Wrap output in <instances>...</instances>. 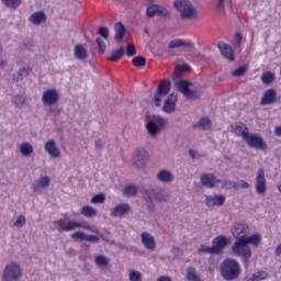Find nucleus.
<instances>
[{
	"mask_svg": "<svg viewBox=\"0 0 281 281\" xmlns=\"http://www.w3.org/2000/svg\"><path fill=\"white\" fill-rule=\"evenodd\" d=\"M94 262L100 267V269H106L109 267V258L103 255L97 256Z\"/></svg>",
	"mask_w": 281,
	"mask_h": 281,
	"instance_id": "72a5a7b5",
	"label": "nucleus"
},
{
	"mask_svg": "<svg viewBox=\"0 0 281 281\" xmlns=\"http://www.w3.org/2000/svg\"><path fill=\"white\" fill-rule=\"evenodd\" d=\"M237 188H240L241 190H247V188H249V184L245 180H239Z\"/></svg>",
	"mask_w": 281,
	"mask_h": 281,
	"instance_id": "052dcab7",
	"label": "nucleus"
},
{
	"mask_svg": "<svg viewBox=\"0 0 281 281\" xmlns=\"http://www.w3.org/2000/svg\"><path fill=\"white\" fill-rule=\"evenodd\" d=\"M228 244L229 241L227 240V237L224 235H220L213 239L212 249L214 250V254H221V251H223V249H225Z\"/></svg>",
	"mask_w": 281,
	"mask_h": 281,
	"instance_id": "2eb2a0df",
	"label": "nucleus"
},
{
	"mask_svg": "<svg viewBox=\"0 0 281 281\" xmlns=\"http://www.w3.org/2000/svg\"><path fill=\"white\" fill-rule=\"evenodd\" d=\"M240 43H243V35L240 33H236L233 37V45L235 47H240Z\"/></svg>",
	"mask_w": 281,
	"mask_h": 281,
	"instance_id": "603ef678",
	"label": "nucleus"
},
{
	"mask_svg": "<svg viewBox=\"0 0 281 281\" xmlns=\"http://www.w3.org/2000/svg\"><path fill=\"white\" fill-rule=\"evenodd\" d=\"M46 21L47 15H45L43 11L35 12L30 16V22L33 23V25H41V23H45Z\"/></svg>",
	"mask_w": 281,
	"mask_h": 281,
	"instance_id": "a878e982",
	"label": "nucleus"
},
{
	"mask_svg": "<svg viewBox=\"0 0 281 281\" xmlns=\"http://www.w3.org/2000/svg\"><path fill=\"white\" fill-rule=\"evenodd\" d=\"M106 201V196L103 193L97 194L91 199V203L93 205H98V203H104Z\"/></svg>",
	"mask_w": 281,
	"mask_h": 281,
	"instance_id": "37998d69",
	"label": "nucleus"
},
{
	"mask_svg": "<svg viewBox=\"0 0 281 281\" xmlns=\"http://www.w3.org/2000/svg\"><path fill=\"white\" fill-rule=\"evenodd\" d=\"M2 3H4L7 8H11V10H16V8L21 5V0H2Z\"/></svg>",
	"mask_w": 281,
	"mask_h": 281,
	"instance_id": "79ce46f5",
	"label": "nucleus"
},
{
	"mask_svg": "<svg viewBox=\"0 0 281 281\" xmlns=\"http://www.w3.org/2000/svg\"><path fill=\"white\" fill-rule=\"evenodd\" d=\"M58 100H60V97L54 89L46 90L42 95V102L43 104H46V106H54V104H58Z\"/></svg>",
	"mask_w": 281,
	"mask_h": 281,
	"instance_id": "9b49d317",
	"label": "nucleus"
},
{
	"mask_svg": "<svg viewBox=\"0 0 281 281\" xmlns=\"http://www.w3.org/2000/svg\"><path fill=\"white\" fill-rule=\"evenodd\" d=\"M171 254H173V256H183V250H181L179 247H173L171 249Z\"/></svg>",
	"mask_w": 281,
	"mask_h": 281,
	"instance_id": "680f3d73",
	"label": "nucleus"
},
{
	"mask_svg": "<svg viewBox=\"0 0 281 281\" xmlns=\"http://www.w3.org/2000/svg\"><path fill=\"white\" fill-rule=\"evenodd\" d=\"M158 179L159 181H161L162 183H170V181H172L173 176L170 171L168 170H161L159 173H158Z\"/></svg>",
	"mask_w": 281,
	"mask_h": 281,
	"instance_id": "7c9ffc66",
	"label": "nucleus"
},
{
	"mask_svg": "<svg viewBox=\"0 0 281 281\" xmlns=\"http://www.w3.org/2000/svg\"><path fill=\"white\" fill-rule=\"evenodd\" d=\"M21 267L15 262H10L5 266L2 280L3 281H19L21 280Z\"/></svg>",
	"mask_w": 281,
	"mask_h": 281,
	"instance_id": "20e7f679",
	"label": "nucleus"
},
{
	"mask_svg": "<svg viewBox=\"0 0 281 281\" xmlns=\"http://www.w3.org/2000/svg\"><path fill=\"white\" fill-rule=\"evenodd\" d=\"M246 281H257V280H256V277L252 274V277L246 279Z\"/></svg>",
	"mask_w": 281,
	"mask_h": 281,
	"instance_id": "774afa93",
	"label": "nucleus"
},
{
	"mask_svg": "<svg viewBox=\"0 0 281 281\" xmlns=\"http://www.w3.org/2000/svg\"><path fill=\"white\" fill-rule=\"evenodd\" d=\"M25 223H26L25 216L19 215L16 221L13 223V227L21 228L23 227V225H25Z\"/></svg>",
	"mask_w": 281,
	"mask_h": 281,
	"instance_id": "a18cd8bd",
	"label": "nucleus"
},
{
	"mask_svg": "<svg viewBox=\"0 0 281 281\" xmlns=\"http://www.w3.org/2000/svg\"><path fill=\"white\" fill-rule=\"evenodd\" d=\"M245 74H247V66H240L233 71V76L235 77L245 76Z\"/></svg>",
	"mask_w": 281,
	"mask_h": 281,
	"instance_id": "09e8293b",
	"label": "nucleus"
},
{
	"mask_svg": "<svg viewBox=\"0 0 281 281\" xmlns=\"http://www.w3.org/2000/svg\"><path fill=\"white\" fill-rule=\"evenodd\" d=\"M98 34L99 36H102L104 41H109V29H106V26L99 27Z\"/></svg>",
	"mask_w": 281,
	"mask_h": 281,
	"instance_id": "8fccbe9b",
	"label": "nucleus"
},
{
	"mask_svg": "<svg viewBox=\"0 0 281 281\" xmlns=\"http://www.w3.org/2000/svg\"><path fill=\"white\" fill-rule=\"evenodd\" d=\"M257 281L267 280L269 278V273L265 270L258 271L252 274Z\"/></svg>",
	"mask_w": 281,
	"mask_h": 281,
	"instance_id": "c03bdc74",
	"label": "nucleus"
},
{
	"mask_svg": "<svg viewBox=\"0 0 281 281\" xmlns=\"http://www.w3.org/2000/svg\"><path fill=\"white\" fill-rule=\"evenodd\" d=\"M74 56L77 60H87L89 58V53L85 44H77L74 49Z\"/></svg>",
	"mask_w": 281,
	"mask_h": 281,
	"instance_id": "5701e85b",
	"label": "nucleus"
},
{
	"mask_svg": "<svg viewBox=\"0 0 281 281\" xmlns=\"http://www.w3.org/2000/svg\"><path fill=\"white\" fill-rule=\"evenodd\" d=\"M161 98H164L162 94H160L159 92L155 93V97H154L155 106H161Z\"/></svg>",
	"mask_w": 281,
	"mask_h": 281,
	"instance_id": "13d9d810",
	"label": "nucleus"
},
{
	"mask_svg": "<svg viewBox=\"0 0 281 281\" xmlns=\"http://www.w3.org/2000/svg\"><path fill=\"white\" fill-rule=\"evenodd\" d=\"M133 161L136 168H145L146 161H148V151L142 148L136 149L133 155Z\"/></svg>",
	"mask_w": 281,
	"mask_h": 281,
	"instance_id": "9d476101",
	"label": "nucleus"
},
{
	"mask_svg": "<svg viewBox=\"0 0 281 281\" xmlns=\"http://www.w3.org/2000/svg\"><path fill=\"white\" fill-rule=\"evenodd\" d=\"M130 280L131 281H142V272L139 271H131L130 272Z\"/></svg>",
	"mask_w": 281,
	"mask_h": 281,
	"instance_id": "3c124183",
	"label": "nucleus"
},
{
	"mask_svg": "<svg viewBox=\"0 0 281 281\" xmlns=\"http://www.w3.org/2000/svg\"><path fill=\"white\" fill-rule=\"evenodd\" d=\"M13 102L16 106H22V104H25V97L23 95H15L13 97Z\"/></svg>",
	"mask_w": 281,
	"mask_h": 281,
	"instance_id": "5fc2aeb1",
	"label": "nucleus"
},
{
	"mask_svg": "<svg viewBox=\"0 0 281 281\" xmlns=\"http://www.w3.org/2000/svg\"><path fill=\"white\" fill-rule=\"evenodd\" d=\"M255 188L257 194H265L267 192V178L265 176V168L262 167L257 171Z\"/></svg>",
	"mask_w": 281,
	"mask_h": 281,
	"instance_id": "6e6552de",
	"label": "nucleus"
},
{
	"mask_svg": "<svg viewBox=\"0 0 281 281\" xmlns=\"http://www.w3.org/2000/svg\"><path fill=\"white\" fill-rule=\"evenodd\" d=\"M223 188H226L227 190H237L238 189V183L229 181V180H225L223 182Z\"/></svg>",
	"mask_w": 281,
	"mask_h": 281,
	"instance_id": "de8ad7c7",
	"label": "nucleus"
},
{
	"mask_svg": "<svg viewBox=\"0 0 281 281\" xmlns=\"http://www.w3.org/2000/svg\"><path fill=\"white\" fill-rule=\"evenodd\" d=\"M102 146H103L102 140L99 139L95 142V148L101 149Z\"/></svg>",
	"mask_w": 281,
	"mask_h": 281,
	"instance_id": "69168bd1",
	"label": "nucleus"
},
{
	"mask_svg": "<svg viewBox=\"0 0 281 281\" xmlns=\"http://www.w3.org/2000/svg\"><path fill=\"white\" fill-rule=\"evenodd\" d=\"M178 47H189L192 49L194 47V43L190 40L177 38L172 40L168 45L169 49H177Z\"/></svg>",
	"mask_w": 281,
	"mask_h": 281,
	"instance_id": "a211bd4d",
	"label": "nucleus"
},
{
	"mask_svg": "<svg viewBox=\"0 0 281 281\" xmlns=\"http://www.w3.org/2000/svg\"><path fill=\"white\" fill-rule=\"evenodd\" d=\"M131 212V205L128 203H123L116 205L110 213V215L114 218H122L125 214Z\"/></svg>",
	"mask_w": 281,
	"mask_h": 281,
	"instance_id": "f3484780",
	"label": "nucleus"
},
{
	"mask_svg": "<svg viewBox=\"0 0 281 281\" xmlns=\"http://www.w3.org/2000/svg\"><path fill=\"white\" fill-rule=\"evenodd\" d=\"M221 276L224 280L234 281L240 278L243 270L238 260L233 258L225 259L220 266Z\"/></svg>",
	"mask_w": 281,
	"mask_h": 281,
	"instance_id": "f257e3e1",
	"label": "nucleus"
},
{
	"mask_svg": "<svg viewBox=\"0 0 281 281\" xmlns=\"http://www.w3.org/2000/svg\"><path fill=\"white\" fill-rule=\"evenodd\" d=\"M199 254H214L212 247H207L205 245L200 246Z\"/></svg>",
	"mask_w": 281,
	"mask_h": 281,
	"instance_id": "4d7b16f0",
	"label": "nucleus"
},
{
	"mask_svg": "<svg viewBox=\"0 0 281 281\" xmlns=\"http://www.w3.org/2000/svg\"><path fill=\"white\" fill-rule=\"evenodd\" d=\"M97 44L99 47V54H104V52H106V44L102 41V37H97Z\"/></svg>",
	"mask_w": 281,
	"mask_h": 281,
	"instance_id": "49530a36",
	"label": "nucleus"
},
{
	"mask_svg": "<svg viewBox=\"0 0 281 281\" xmlns=\"http://www.w3.org/2000/svg\"><path fill=\"white\" fill-rule=\"evenodd\" d=\"M276 98H278V92L274 89H269L263 93L260 104L262 106L273 104V102H276Z\"/></svg>",
	"mask_w": 281,
	"mask_h": 281,
	"instance_id": "6ab92c4d",
	"label": "nucleus"
},
{
	"mask_svg": "<svg viewBox=\"0 0 281 281\" xmlns=\"http://www.w3.org/2000/svg\"><path fill=\"white\" fill-rule=\"evenodd\" d=\"M158 281H172V279H170V277H160Z\"/></svg>",
	"mask_w": 281,
	"mask_h": 281,
	"instance_id": "338daca9",
	"label": "nucleus"
},
{
	"mask_svg": "<svg viewBox=\"0 0 281 281\" xmlns=\"http://www.w3.org/2000/svg\"><path fill=\"white\" fill-rule=\"evenodd\" d=\"M232 251L235 256L244 258L246 265L251 256V248L243 240V238L237 239L232 246Z\"/></svg>",
	"mask_w": 281,
	"mask_h": 281,
	"instance_id": "7ed1b4c3",
	"label": "nucleus"
},
{
	"mask_svg": "<svg viewBox=\"0 0 281 281\" xmlns=\"http://www.w3.org/2000/svg\"><path fill=\"white\" fill-rule=\"evenodd\" d=\"M134 67H146V59L143 56H137L132 59Z\"/></svg>",
	"mask_w": 281,
	"mask_h": 281,
	"instance_id": "a19ab883",
	"label": "nucleus"
},
{
	"mask_svg": "<svg viewBox=\"0 0 281 281\" xmlns=\"http://www.w3.org/2000/svg\"><path fill=\"white\" fill-rule=\"evenodd\" d=\"M124 196H135L137 194V187L130 184L123 189Z\"/></svg>",
	"mask_w": 281,
	"mask_h": 281,
	"instance_id": "58836bf2",
	"label": "nucleus"
},
{
	"mask_svg": "<svg viewBox=\"0 0 281 281\" xmlns=\"http://www.w3.org/2000/svg\"><path fill=\"white\" fill-rule=\"evenodd\" d=\"M274 135H277V137H281V126H277L274 128Z\"/></svg>",
	"mask_w": 281,
	"mask_h": 281,
	"instance_id": "0e129e2a",
	"label": "nucleus"
},
{
	"mask_svg": "<svg viewBox=\"0 0 281 281\" xmlns=\"http://www.w3.org/2000/svg\"><path fill=\"white\" fill-rule=\"evenodd\" d=\"M187 280L188 281H203V280H201V277H199V274H196V269H194V267L188 268Z\"/></svg>",
	"mask_w": 281,
	"mask_h": 281,
	"instance_id": "f704fd0d",
	"label": "nucleus"
},
{
	"mask_svg": "<svg viewBox=\"0 0 281 281\" xmlns=\"http://www.w3.org/2000/svg\"><path fill=\"white\" fill-rule=\"evenodd\" d=\"M123 56H124V48H120L117 50H113L112 55L108 57V60H110V63H117V60H121Z\"/></svg>",
	"mask_w": 281,
	"mask_h": 281,
	"instance_id": "c9c22d12",
	"label": "nucleus"
},
{
	"mask_svg": "<svg viewBox=\"0 0 281 281\" xmlns=\"http://www.w3.org/2000/svg\"><path fill=\"white\" fill-rule=\"evenodd\" d=\"M217 48L222 56H224L226 60H229V63H234L236 60V57H234V49H232V46H229L227 43L218 42Z\"/></svg>",
	"mask_w": 281,
	"mask_h": 281,
	"instance_id": "ddd939ff",
	"label": "nucleus"
},
{
	"mask_svg": "<svg viewBox=\"0 0 281 281\" xmlns=\"http://www.w3.org/2000/svg\"><path fill=\"white\" fill-rule=\"evenodd\" d=\"M261 80H262L263 85H271V82H273V80H276V74H273L271 71H266L261 75Z\"/></svg>",
	"mask_w": 281,
	"mask_h": 281,
	"instance_id": "e433bc0d",
	"label": "nucleus"
},
{
	"mask_svg": "<svg viewBox=\"0 0 281 281\" xmlns=\"http://www.w3.org/2000/svg\"><path fill=\"white\" fill-rule=\"evenodd\" d=\"M171 86L172 83L170 82V79L161 80L158 85L157 93L160 95H168V93H170Z\"/></svg>",
	"mask_w": 281,
	"mask_h": 281,
	"instance_id": "bb28decb",
	"label": "nucleus"
},
{
	"mask_svg": "<svg viewBox=\"0 0 281 281\" xmlns=\"http://www.w3.org/2000/svg\"><path fill=\"white\" fill-rule=\"evenodd\" d=\"M173 8L180 13L181 19L187 21H192L199 19V11L189 0H176L173 2Z\"/></svg>",
	"mask_w": 281,
	"mask_h": 281,
	"instance_id": "f03ea898",
	"label": "nucleus"
},
{
	"mask_svg": "<svg viewBox=\"0 0 281 281\" xmlns=\"http://www.w3.org/2000/svg\"><path fill=\"white\" fill-rule=\"evenodd\" d=\"M20 153L23 157H30L34 153V147L30 143H22L20 145Z\"/></svg>",
	"mask_w": 281,
	"mask_h": 281,
	"instance_id": "c756f323",
	"label": "nucleus"
},
{
	"mask_svg": "<svg viewBox=\"0 0 281 281\" xmlns=\"http://www.w3.org/2000/svg\"><path fill=\"white\" fill-rule=\"evenodd\" d=\"M244 142L249 146V148H256L257 150H267V143L265 138L258 134H248Z\"/></svg>",
	"mask_w": 281,
	"mask_h": 281,
	"instance_id": "423d86ee",
	"label": "nucleus"
},
{
	"mask_svg": "<svg viewBox=\"0 0 281 281\" xmlns=\"http://www.w3.org/2000/svg\"><path fill=\"white\" fill-rule=\"evenodd\" d=\"M177 108V95L173 93L167 97L162 110L165 113H175Z\"/></svg>",
	"mask_w": 281,
	"mask_h": 281,
	"instance_id": "aec40b11",
	"label": "nucleus"
},
{
	"mask_svg": "<svg viewBox=\"0 0 281 281\" xmlns=\"http://www.w3.org/2000/svg\"><path fill=\"white\" fill-rule=\"evenodd\" d=\"M147 16L149 19H153V16H160V19H169L170 18V11L168 9L159 5V4H153L147 8L146 11Z\"/></svg>",
	"mask_w": 281,
	"mask_h": 281,
	"instance_id": "0eeeda50",
	"label": "nucleus"
},
{
	"mask_svg": "<svg viewBox=\"0 0 281 281\" xmlns=\"http://www.w3.org/2000/svg\"><path fill=\"white\" fill-rule=\"evenodd\" d=\"M201 183L202 186H204V188H216V186H218V183L221 182V180L218 178H216V176H214V173H203L200 177Z\"/></svg>",
	"mask_w": 281,
	"mask_h": 281,
	"instance_id": "f8f14e48",
	"label": "nucleus"
},
{
	"mask_svg": "<svg viewBox=\"0 0 281 281\" xmlns=\"http://www.w3.org/2000/svg\"><path fill=\"white\" fill-rule=\"evenodd\" d=\"M165 126H166L165 120H160L159 125H157V123H155V121H149L147 123V131L151 137H155L156 135H158L159 131H161V128H164Z\"/></svg>",
	"mask_w": 281,
	"mask_h": 281,
	"instance_id": "412c9836",
	"label": "nucleus"
},
{
	"mask_svg": "<svg viewBox=\"0 0 281 281\" xmlns=\"http://www.w3.org/2000/svg\"><path fill=\"white\" fill-rule=\"evenodd\" d=\"M45 150L50 157H60V149L56 146V140L50 139L45 144Z\"/></svg>",
	"mask_w": 281,
	"mask_h": 281,
	"instance_id": "393cba45",
	"label": "nucleus"
},
{
	"mask_svg": "<svg viewBox=\"0 0 281 281\" xmlns=\"http://www.w3.org/2000/svg\"><path fill=\"white\" fill-rule=\"evenodd\" d=\"M232 128L234 133L238 135V137H243L244 140L249 135V127H247L245 123H235L232 125Z\"/></svg>",
	"mask_w": 281,
	"mask_h": 281,
	"instance_id": "4be33fe9",
	"label": "nucleus"
},
{
	"mask_svg": "<svg viewBox=\"0 0 281 281\" xmlns=\"http://www.w3.org/2000/svg\"><path fill=\"white\" fill-rule=\"evenodd\" d=\"M85 240L87 243H98L100 238L95 235H86Z\"/></svg>",
	"mask_w": 281,
	"mask_h": 281,
	"instance_id": "bf43d9fd",
	"label": "nucleus"
},
{
	"mask_svg": "<svg viewBox=\"0 0 281 281\" xmlns=\"http://www.w3.org/2000/svg\"><path fill=\"white\" fill-rule=\"evenodd\" d=\"M30 74H32V68L30 67H23L22 69L19 70L18 72V78L13 77V80H15V82H19V78L20 80H23V78H26V76H30Z\"/></svg>",
	"mask_w": 281,
	"mask_h": 281,
	"instance_id": "4c0bfd02",
	"label": "nucleus"
},
{
	"mask_svg": "<svg viewBox=\"0 0 281 281\" xmlns=\"http://www.w3.org/2000/svg\"><path fill=\"white\" fill-rule=\"evenodd\" d=\"M135 54H137V48H135L133 44H128L126 46V56L131 57V56H135Z\"/></svg>",
	"mask_w": 281,
	"mask_h": 281,
	"instance_id": "864d4df0",
	"label": "nucleus"
},
{
	"mask_svg": "<svg viewBox=\"0 0 281 281\" xmlns=\"http://www.w3.org/2000/svg\"><path fill=\"white\" fill-rule=\"evenodd\" d=\"M71 238L75 239L76 241L85 240L86 234L83 232H76L71 235Z\"/></svg>",
	"mask_w": 281,
	"mask_h": 281,
	"instance_id": "6e6d98bb",
	"label": "nucleus"
},
{
	"mask_svg": "<svg viewBox=\"0 0 281 281\" xmlns=\"http://www.w3.org/2000/svg\"><path fill=\"white\" fill-rule=\"evenodd\" d=\"M38 186L40 188H47L49 186V177H41L36 184L33 186L34 192H38Z\"/></svg>",
	"mask_w": 281,
	"mask_h": 281,
	"instance_id": "473e14b6",
	"label": "nucleus"
},
{
	"mask_svg": "<svg viewBox=\"0 0 281 281\" xmlns=\"http://www.w3.org/2000/svg\"><path fill=\"white\" fill-rule=\"evenodd\" d=\"M205 205L206 207H221L225 205V195H206Z\"/></svg>",
	"mask_w": 281,
	"mask_h": 281,
	"instance_id": "dca6fc26",
	"label": "nucleus"
},
{
	"mask_svg": "<svg viewBox=\"0 0 281 281\" xmlns=\"http://www.w3.org/2000/svg\"><path fill=\"white\" fill-rule=\"evenodd\" d=\"M140 238L146 249H148L149 251H155V247H156L155 237H153L148 233H142Z\"/></svg>",
	"mask_w": 281,
	"mask_h": 281,
	"instance_id": "b1692460",
	"label": "nucleus"
},
{
	"mask_svg": "<svg viewBox=\"0 0 281 281\" xmlns=\"http://www.w3.org/2000/svg\"><path fill=\"white\" fill-rule=\"evenodd\" d=\"M177 68L180 71H190V65H188V64H183L182 66L177 65Z\"/></svg>",
	"mask_w": 281,
	"mask_h": 281,
	"instance_id": "e2e57ef3",
	"label": "nucleus"
},
{
	"mask_svg": "<svg viewBox=\"0 0 281 281\" xmlns=\"http://www.w3.org/2000/svg\"><path fill=\"white\" fill-rule=\"evenodd\" d=\"M249 233V225L245 223H235L233 227V236L237 238V240H240V238L247 237V234Z\"/></svg>",
	"mask_w": 281,
	"mask_h": 281,
	"instance_id": "4468645a",
	"label": "nucleus"
},
{
	"mask_svg": "<svg viewBox=\"0 0 281 281\" xmlns=\"http://www.w3.org/2000/svg\"><path fill=\"white\" fill-rule=\"evenodd\" d=\"M243 240L246 245H252L254 247H258L260 243H262V236L260 234L256 233L250 235L249 237H243Z\"/></svg>",
	"mask_w": 281,
	"mask_h": 281,
	"instance_id": "cd10ccee",
	"label": "nucleus"
},
{
	"mask_svg": "<svg viewBox=\"0 0 281 281\" xmlns=\"http://www.w3.org/2000/svg\"><path fill=\"white\" fill-rule=\"evenodd\" d=\"M114 30H115L114 40L116 41V43H122L124 38V34H126V29L124 27V24H122V22L116 23L114 26Z\"/></svg>",
	"mask_w": 281,
	"mask_h": 281,
	"instance_id": "c85d7f7f",
	"label": "nucleus"
},
{
	"mask_svg": "<svg viewBox=\"0 0 281 281\" xmlns=\"http://www.w3.org/2000/svg\"><path fill=\"white\" fill-rule=\"evenodd\" d=\"M80 214H82V216H86L87 218H91L93 216H97L98 211H95V209H93V206H82Z\"/></svg>",
	"mask_w": 281,
	"mask_h": 281,
	"instance_id": "2f4dec72",
	"label": "nucleus"
},
{
	"mask_svg": "<svg viewBox=\"0 0 281 281\" xmlns=\"http://www.w3.org/2000/svg\"><path fill=\"white\" fill-rule=\"evenodd\" d=\"M178 89L186 98H189V100H199V98H201V92L190 90V82L188 80L180 81Z\"/></svg>",
	"mask_w": 281,
	"mask_h": 281,
	"instance_id": "1a4fd4ad",
	"label": "nucleus"
},
{
	"mask_svg": "<svg viewBox=\"0 0 281 281\" xmlns=\"http://www.w3.org/2000/svg\"><path fill=\"white\" fill-rule=\"evenodd\" d=\"M199 126H201L203 131H210V128H212V121L207 117H202L199 122Z\"/></svg>",
	"mask_w": 281,
	"mask_h": 281,
	"instance_id": "ea45409f",
	"label": "nucleus"
},
{
	"mask_svg": "<svg viewBox=\"0 0 281 281\" xmlns=\"http://www.w3.org/2000/svg\"><path fill=\"white\" fill-rule=\"evenodd\" d=\"M55 224L58 226L59 232H74V229H89L81 222L67 221L65 218L57 220Z\"/></svg>",
	"mask_w": 281,
	"mask_h": 281,
	"instance_id": "39448f33",
	"label": "nucleus"
}]
</instances>
